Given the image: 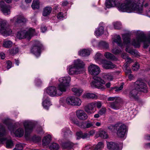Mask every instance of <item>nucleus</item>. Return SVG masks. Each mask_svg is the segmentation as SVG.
<instances>
[{"label": "nucleus", "instance_id": "32", "mask_svg": "<svg viewBox=\"0 0 150 150\" xmlns=\"http://www.w3.org/2000/svg\"><path fill=\"white\" fill-rule=\"evenodd\" d=\"M90 51L87 49H83L80 50L78 52L79 55L80 56L86 57L87 56L90 54Z\"/></svg>", "mask_w": 150, "mask_h": 150}, {"label": "nucleus", "instance_id": "49", "mask_svg": "<svg viewBox=\"0 0 150 150\" xmlns=\"http://www.w3.org/2000/svg\"><path fill=\"white\" fill-rule=\"evenodd\" d=\"M99 136L101 138L106 139L108 137L107 132L104 131H100L99 133Z\"/></svg>", "mask_w": 150, "mask_h": 150}, {"label": "nucleus", "instance_id": "19", "mask_svg": "<svg viewBox=\"0 0 150 150\" xmlns=\"http://www.w3.org/2000/svg\"><path fill=\"white\" fill-rule=\"evenodd\" d=\"M0 8L4 15H7L10 13V7L9 5H6L3 1L0 2Z\"/></svg>", "mask_w": 150, "mask_h": 150}, {"label": "nucleus", "instance_id": "4", "mask_svg": "<svg viewBox=\"0 0 150 150\" xmlns=\"http://www.w3.org/2000/svg\"><path fill=\"white\" fill-rule=\"evenodd\" d=\"M12 31L9 28L7 21L5 20L0 21V34L7 36L11 34Z\"/></svg>", "mask_w": 150, "mask_h": 150}, {"label": "nucleus", "instance_id": "57", "mask_svg": "<svg viewBox=\"0 0 150 150\" xmlns=\"http://www.w3.org/2000/svg\"><path fill=\"white\" fill-rule=\"evenodd\" d=\"M124 70L125 71V72L126 74H130L131 73V69L129 68H127L126 67V66H125L123 68Z\"/></svg>", "mask_w": 150, "mask_h": 150}, {"label": "nucleus", "instance_id": "50", "mask_svg": "<svg viewBox=\"0 0 150 150\" xmlns=\"http://www.w3.org/2000/svg\"><path fill=\"white\" fill-rule=\"evenodd\" d=\"M23 149V144L19 143L16 144L15 147L13 150H22Z\"/></svg>", "mask_w": 150, "mask_h": 150}, {"label": "nucleus", "instance_id": "22", "mask_svg": "<svg viewBox=\"0 0 150 150\" xmlns=\"http://www.w3.org/2000/svg\"><path fill=\"white\" fill-rule=\"evenodd\" d=\"M12 23H24L26 21V19L21 16H17L11 20Z\"/></svg>", "mask_w": 150, "mask_h": 150}, {"label": "nucleus", "instance_id": "37", "mask_svg": "<svg viewBox=\"0 0 150 150\" xmlns=\"http://www.w3.org/2000/svg\"><path fill=\"white\" fill-rule=\"evenodd\" d=\"M19 51V48L17 47H13L8 50L9 53L11 54L14 55L18 53Z\"/></svg>", "mask_w": 150, "mask_h": 150}, {"label": "nucleus", "instance_id": "46", "mask_svg": "<svg viewBox=\"0 0 150 150\" xmlns=\"http://www.w3.org/2000/svg\"><path fill=\"white\" fill-rule=\"evenodd\" d=\"M59 148V145L56 143H53L50 146V149L51 150H57Z\"/></svg>", "mask_w": 150, "mask_h": 150}, {"label": "nucleus", "instance_id": "14", "mask_svg": "<svg viewBox=\"0 0 150 150\" xmlns=\"http://www.w3.org/2000/svg\"><path fill=\"white\" fill-rule=\"evenodd\" d=\"M122 100L120 98H118L116 101L113 102L108 103V107L114 110H118L122 106Z\"/></svg>", "mask_w": 150, "mask_h": 150}, {"label": "nucleus", "instance_id": "55", "mask_svg": "<svg viewBox=\"0 0 150 150\" xmlns=\"http://www.w3.org/2000/svg\"><path fill=\"white\" fill-rule=\"evenodd\" d=\"M106 112V109L105 107H103L98 112L100 115H102L105 114Z\"/></svg>", "mask_w": 150, "mask_h": 150}, {"label": "nucleus", "instance_id": "51", "mask_svg": "<svg viewBox=\"0 0 150 150\" xmlns=\"http://www.w3.org/2000/svg\"><path fill=\"white\" fill-rule=\"evenodd\" d=\"M113 25L114 28L115 29H119L122 28L121 23L118 22H116L113 23Z\"/></svg>", "mask_w": 150, "mask_h": 150}, {"label": "nucleus", "instance_id": "3", "mask_svg": "<svg viewBox=\"0 0 150 150\" xmlns=\"http://www.w3.org/2000/svg\"><path fill=\"white\" fill-rule=\"evenodd\" d=\"M122 0H106L105 3L106 7L108 8H110L112 7L116 6L117 7L118 10L120 11L125 12L126 11H123L120 10V8H126V5L125 4V2L120 4V3Z\"/></svg>", "mask_w": 150, "mask_h": 150}, {"label": "nucleus", "instance_id": "35", "mask_svg": "<svg viewBox=\"0 0 150 150\" xmlns=\"http://www.w3.org/2000/svg\"><path fill=\"white\" fill-rule=\"evenodd\" d=\"M104 55L108 59L114 61H116L117 60V58L114 55L109 52H106Z\"/></svg>", "mask_w": 150, "mask_h": 150}, {"label": "nucleus", "instance_id": "47", "mask_svg": "<svg viewBox=\"0 0 150 150\" xmlns=\"http://www.w3.org/2000/svg\"><path fill=\"white\" fill-rule=\"evenodd\" d=\"M71 121L73 124L81 128V126L82 125V122H80L78 120L76 119H71Z\"/></svg>", "mask_w": 150, "mask_h": 150}, {"label": "nucleus", "instance_id": "61", "mask_svg": "<svg viewBox=\"0 0 150 150\" xmlns=\"http://www.w3.org/2000/svg\"><path fill=\"white\" fill-rule=\"evenodd\" d=\"M117 127H116V124L114 125H110L108 127V129L112 132H114L115 129H116Z\"/></svg>", "mask_w": 150, "mask_h": 150}, {"label": "nucleus", "instance_id": "40", "mask_svg": "<svg viewBox=\"0 0 150 150\" xmlns=\"http://www.w3.org/2000/svg\"><path fill=\"white\" fill-rule=\"evenodd\" d=\"M103 77L105 79L110 81L114 79V76L111 73L104 74Z\"/></svg>", "mask_w": 150, "mask_h": 150}, {"label": "nucleus", "instance_id": "2", "mask_svg": "<svg viewBox=\"0 0 150 150\" xmlns=\"http://www.w3.org/2000/svg\"><path fill=\"white\" fill-rule=\"evenodd\" d=\"M142 42L144 43V48H147L150 44V33L146 38L143 33L139 31L136 38L132 40L131 44L135 47H139Z\"/></svg>", "mask_w": 150, "mask_h": 150}, {"label": "nucleus", "instance_id": "20", "mask_svg": "<svg viewBox=\"0 0 150 150\" xmlns=\"http://www.w3.org/2000/svg\"><path fill=\"white\" fill-rule=\"evenodd\" d=\"M107 144L108 148L110 150H120L122 148L121 144H118L112 142H107Z\"/></svg>", "mask_w": 150, "mask_h": 150}, {"label": "nucleus", "instance_id": "16", "mask_svg": "<svg viewBox=\"0 0 150 150\" xmlns=\"http://www.w3.org/2000/svg\"><path fill=\"white\" fill-rule=\"evenodd\" d=\"M89 73L92 75H97L100 72V68L97 65L91 64L88 67Z\"/></svg>", "mask_w": 150, "mask_h": 150}, {"label": "nucleus", "instance_id": "48", "mask_svg": "<svg viewBox=\"0 0 150 150\" xmlns=\"http://www.w3.org/2000/svg\"><path fill=\"white\" fill-rule=\"evenodd\" d=\"M122 51L118 47L113 48L112 50V52L115 54H118L121 53Z\"/></svg>", "mask_w": 150, "mask_h": 150}, {"label": "nucleus", "instance_id": "31", "mask_svg": "<svg viewBox=\"0 0 150 150\" xmlns=\"http://www.w3.org/2000/svg\"><path fill=\"white\" fill-rule=\"evenodd\" d=\"M123 42L125 44L128 45L130 44V35L128 34L123 35L122 36Z\"/></svg>", "mask_w": 150, "mask_h": 150}, {"label": "nucleus", "instance_id": "7", "mask_svg": "<svg viewBox=\"0 0 150 150\" xmlns=\"http://www.w3.org/2000/svg\"><path fill=\"white\" fill-rule=\"evenodd\" d=\"M134 86L139 91L146 93L148 91L146 84L141 79H138L134 83Z\"/></svg>", "mask_w": 150, "mask_h": 150}, {"label": "nucleus", "instance_id": "53", "mask_svg": "<svg viewBox=\"0 0 150 150\" xmlns=\"http://www.w3.org/2000/svg\"><path fill=\"white\" fill-rule=\"evenodd\" d=\"M139 68V65L137 62H136L132 66V70L133 71H137Z\"/></svg>", "mask_w": 150, "mask_h": 150}, {"label": "nucleus", "instance_id": "21", "mask_svg": "<svg viewBox=\"0 0 150 150\" xmlns=\"http://www.w3.org/2000/svg\"><path fill=\"white\" fill-rule=\"evenodd\" d=\"M103 67L106 69H111L115 67V65L110 61L105 59L101 60Z\"/></svg>", "mask_w": 150, "mask_h": 150}, {"label": "nucleus", "instance_id": "18", "mask_svg": "<svg viewBox=\"0 0 150 150\" xmlns=\"http://www.w3.org/2000/svg\"><path fill=\"white\" fill-rule=\"evenodd\" d=\"M76 116L80 120H85L88 117L87 114L82 110H78L76 112Z\"/></svg>", "mask_w": 150, "mask_h": 150}, {"label": "nucleus", "instance_id": "62", "mask_svg": "<svg viewBox=\"0 0 150 150\" xmlns=\"http://www.w3.org/2000/svg\"><path fill=\"white\" fill-rule=\"evenodd\" d=\"M6 64L7 65L6 67L8 69H9L11 67L12 63L9 60L7 61L6 62Z\"/></svg>", "mask_w": 150, "mask_h": 150}, {"label": "nucleus", "instance_id": "29", "mask_svg": "<svg viewBox=\"0 0 150 150\" xmlns=\"http://www.w3.org/2000/svg\"><path fill=\"white\" fill-rule=\"evenodd\" d=\"M83 97L84 98L96 99L98 96L96 94L91 93H86L83 94Z\"/></svg>", "mask_w": 150, "mask_h": 150}, {"label": "nucleus", "instance_id": "5", "mask_svg": "<svg viewBox=\"0 0 150 150\" xmlns=\"http://www.w3.org/2000/svg\"><path fill=\"white\" fill-rule=\"evenodd\" d=\"M35 32V29L31 28L27 31L22 29L18 32L17 37L20 39L29 38L34 34Z\"/></svg>", "mask_w": 150, "mask_h": 150}, {"label": "nucleus", "instance_id": "10", "mask_svg": "<svg viewBox=\"0 0 150 150\" xmlns=\"http://www.w3.org/2000/svg\"><path fill=\"white\" fill-rule=\"evenodd\" d=\"M42 47V45L39 41H34L31 52L37 57H39L40 55V50Z\"/></svg>", "mask_w": 150, "mask_h": 150}, {"label": "nucleus", "instance_id": "25", "mask_svg": "<svg viewBox=\"0 0 150 150\" xmlns=\"http://www.w3.org/2000/svg\"><path fill=\"white\" fill-rule=\"evenodd\" d=\"M95 108V105L93 102L88 104L85 106L84 109L88 113L91 114V111L93 110Z\"/></svg>", "mask_w": 150, "mask_h": 150}, {"label": "nucleus", "instance_id": "12", "mask_svg": "<svg viewBox=\"0 0 150 150\" xmlns=\"http://www.w3.org/2000/svg\"><path fill=\"white\" fill-rule=\"evenodd\" d=\"M66 103L69 105L80 106L81 104V99L74 96L68 97L66 99Z\"/></svg>", "mask_w": 150, "mask_h": 150}, {"label": "nucleus", "instance_id": "39", "mask_svg": "<svg viewBox=\"0 0 150 150\" xmlns=\"http://www.w3.org/2000/svg\"><path fill=\"white\" fill-rule=\"evenodd\" d=\"M52 8L50 7H46L44 9L42 15L44 16H46L48 15L51 12Z\"/></svg>", "mask_w": 150, "mask_h": 150}, {"label": "nucleus", "instance_id": "36", "mask_svg": "<svg viewBox=\"0 0 150 150\" xmlns=\"http://www.w3.org/2000/svg\"><path fill=\"white\" fill-rule=\"evenodd\" d=\"M72 91L74 93L75 95L77 96H80L83 92V91L79 88H73L72 89Z\"/></svg>", "mask_w": 150, "mask_h": 150}, {"label": "nucleus", "instance_id": "41", "mask_svg": "<svg viewBox=\"0 0 150 150\" xmlns=\"http://www.w3.org/2000/svg\"><path fill=\"white\" fill-rule=\"evenodd\" d=\"M104 33V28L103 26L100 27L98 28L95 31V35L99 36L101 35Z\"/></svg>", "mask_w": 150, "mask_h": 150}, {"label": "nucleus", "instance_id": "56", "mask_svg": "<svg viewBox=\"0 0 150 150\" xmlns=\"http://www.w3.org/2000/svg\"><path fill=\"white\" fill-rule=\"evenodd\" d=\"M120 98L117 97H110L107 98V100L109 101H116L118 98Z\"/></svg>", "mask_w": 150, "mask_h": 150}, {"label": "nucleus", "instance_id": "24", "mask_svg": "<svg viewBox=\"0 0 150 150\" xmlns=\"http://www.w3.org/2000/svg\"><path fill=\"white\" fill-rule=\"evenodd\" d=\"M2 139H5L4 143L5 142L6 146L7 148H11L14 146L13 142L10 138H6L2 137Z\"/></svg>", "mask_w": 150, "mask_h": 150}, {"label": "nucleus", "instance_id": "42", "mask_svg": "<svg viewBox=\"0 0 150 150\" xmlns=\"http://www.w3.org/2000/svg\"><path fill=\"white\" fill-rule=\"evenodd\" d=\"M31 7L33 9H38L39 7V2L38 0L33 1Z\"/></svg>", "mask_w": 150, "mask_h": 150}, {"label": "nucleus", "instance_id": "52", "mask_svg": "<svg viewBox=\"0 0 150 150\" xmlns=\"http://www.w3.org/2000/svg\"><path fill=\"white\" fill-rule=\"evenodd\" d=\"M62 132L64 133V135L66 136L69 135L70 134H71L72 132L69 129L66 128L62 130Z\"/></svg>", "mask_w": 150, "mask_h": 150}, {"label": "nucleus", "instance_id": "15", "mask_svg": "<svg viewBox=\"0 0 150 150\" xmlns=\"http://www.w3.org/2000/svg\"><path fill=\"white\" fill-rule=\"evenodd\" d=\"M8 129L11 131V133H13L17 137H20L23 136L24 134V131L22 128H19L15 131L13 127L10 125L8 127Z\"/></svg>", "mask_w": 150, "mask_h": 150}, {"label": "nucleus", "instance_id": "6", "mask_svg": "<svg viewBox=\"0 0 150 150\" xmlns=\"http://www.w3.org/2000/svg\"><path fill=\"white\" fill-rule=\"evenodd\" d=\"M70 81V77L69 76L60 78L59 79V83L58 86V88L63 92L66 91L67 86Z\"/></svg>", "mask_w": 150, "mask_h": 150}, {"label": "nucleus", "instance_id": "30", "mask_svg": "<svg viewBox=\"0 0 150 150\" xmlns=\"http://www.w3.org/2000/svg\"><path fill=\"white\" fill-rule=\"evenodd\" d=\"M76 135L77 136V138L78 139H79L81 138L83 139H86L90 137L88 133H83L82 132H77Z\"/></svg>", "mask_w": 150, "mask_h": 150}, {"label": "nucleus", "instance_id": "45", "mask_svg": "<svg viewBox=\"0 0 150 150\" xmlns=\"http://www.w3.org/2000/svg\"><path fill=\"white\" fill-rule=\"evenodd\" d=\"M102 57V55L100 53H97L95 56V59L97 62L99 61H100L101 62V60L103 59H101Z\"/></svg>", "mask_w": 150, "mask_h": 150}, {"label": "nucleus", "instance_id": "13", "mask_svg": "<svg viewBox=\"0 0 150 150\" xmlns=\"http://www.w3.org/2000/svg\"><path fill=\"white\" fill-rule=\"evenodd\" d=\"M25 128V137L26 138L28 137L30 133L32 131L34 127L33 124L31 122L25 121L23 123Z\"/></svg>", "mask_w": 150, "mask_h": 150}, {"label": "nucleus", "instance_id": "43", "mask_svg": "<svg viewBox=\"0 0 150 150\" xmlns=\"http://www.w3.org/2000/svg\"><path fill=\"white\" fill-rule=\"evenodd\" d=\"M12 42L10 40H6L4 41L3 46L6 48H9L12 46Z\"/></svg>", "mask_w": 150, "mask_h": 150}, {"label": "nucleus", "instance_id": "33", "mask_svg": "<svg viewBox=\"0 0 150 150\" xmlns=\"http://www.w3.org/2000/svg\"><path fill=\"white\" fill-rule=\"evenodd\" d=\"M51 140V136L48 135L42 139V144L44 146L48 145L50 142Z\"/></svg>", "mask_w": 150, "mask_h": 150}, {"label": "nucleus", "instance_id": "58", "mask_svg": "<svg viewBox=\"0 0 150 150\" xmlns=\"http://www.w3.org/2000/svg\"><path fill=\"white\" fill-rule=\"evenodd\" d=\"M95 107L96 106L98 108H100L102 105V103L100 101L94 102Z\"/></svg>", "mask_w": 150, "mask_h": 150}, {"label": "nucleus", "instance_id": "44", "mask_svg": "<svg viewBox=\"0 0 150 150\" xmlns=\"http://www.w3.org/2000/svg\"><path fill=\"white\" fill-rule=\"evenodd\" d=\"M98 45L99 47H102L103 48L107 49L109 47L108 44L104 41H102L100 42Z\"/></svg>", "mask_w": 150, "mask_h": 150}, {"label": "nucleus", "instance_id": "1", "mask_svg": "<svg viewBox=\"0 0 150 150\" xmlns=\"http://www.w3.org/2000/svg\"><path fill=\"white\" fill-rule=\"evenodd\" d=\"M145 0H138L136 2L135 0H126L125 1L126 8H120L123 11H126L128 13L135 12L141 13L143 11V4Z\"/></svg>", "mask_w": 150, "mask_h": 150}, {"label": "nucleus", "instance_id": "38", "mask_svg": "<svg viewBox=\"0 0 150 150\" xmlns=\"http://www.w3.org/2000/svg\"><path fill=\"white\" fill-rule=\"evenodd\" d=\"M74 146V144L70 142L64 143L63 144L62 146L64 148L70 149L72 148Z\"/></svg>", "mask_w": 150, "mask_h": 150}, {"label": "nucleus", "instance_id": "63", "mask_svg": "<svg viewBox=\"0 0 150 150\" xmlns=\"http://www.w3.org/2000/svg\"><path fill=\"white\" fill-rule=\"evenodd\" d=\"M64 17L63 13L62 12L59 13L57 16V18L58 19L61 20Z\"/></svg>", "mask_w": 150, "mask_h": 150}, {"label": "nucleus", "instance_id": "9", "mask_svg": "<svg viewBox=\"0 0 150 150\" xmlns=\"http://www.w3.org/2000/svg\"><path fill=\"white\" fill-rule=\"evenodd\" d=\"M45 92L50 96L53 97L54 96H59L61 95L63 92L58 88L57 89L53 86L48 87L45 90Z\"/></svg>", "mask_w": 150, "mask_h": 150}, {"label": "nucleus", "instance_id": "27", "mask_svg": "<svg viewBox=\"0 0 150 150\" xmlns=\"http://www.w3.org/2000/svg\"><path fill=\"white\" fill-rule=\"evenodd\" d=\"M43 100L42 102L43 107L45 108L48 109L49 107L51 105L49 98L44 95Z\"/></svg>", "mask_w": 150, "mask_h": 150}, {"label": "nucleus", "instance_id": "11", "mask_svg": "<svg viewBox=\"0 0 150 150\" xmlns=\"http://www.w3.org/2000/svg\"><path fill=\"white\" fill-rule=\"evenodd\" d=\"M116 127H117L116 130L117 136L119 137H124L126 131V125L121 123H117L116 124Z\"/></svg>", "mask_w": 150, "mask_h": 150}, {"label": "nucleus", "instance_id": "28", "mask_svg": "<svg viewBox=\"0 0 150 150\" xmlns=\"http://www.w3.org/2000/svg\"><path fill=\"white\" fill-rule=\"evenodd\" d=\"M112 42L116 43L117 45L121 47H122L123 45L122 43L121 38L119 35L115 36L113 38Z\"/></svg>", "mask_w": 150, "mask_h": 150}, {"label": "nucleus", "instance_id": "8", "mask_svg": "<svg viewBox=\"0 0 150 150\" xmlns=\"http://www.w3.org/2000/svg\"><path fill=\"white\" fill-rule=\"evenodd\" d=\"M93 80L91 83V86L93 88L100 89H105L103 85L105 83V82L101 78L98 76H94Z\"/></svg>", "mask_w": 150, "mask_h": 150}, {"label": "nucleus", "instance_id": "64", "mask_svg": "<svg viewBox=\"0 0 150 150\" xmlns=\"http://www.w3.org/2000/svg\"><path fill=\"white\" fill-rule=\"evenodd\" d=\"M125 60L126 62V63L127 64H130L133 62L132 60L130 58H129V57L127 58Z\"/></svg>", "mask_w": 150, "mask_h": 150}, {"label": "nucleus", "instance_id": "26", "mask_svg": "<svg viewBox=\"0 0 150 150\" xmlns=\"http://www.w3.org/2000/svg\"><path fill=\"white\" fill-rule=\"evenodd\" d=\"M73 65L76 68L79 69V70L81 71V69L84 66V64L82 61L78 59L74 61Z\"/></svg>", "mask_w": 150, "mask_h": 150}, {"label": "nucleus", "instance_id": "23", "mask_svg": "<svg viewBox=\"0 0 150 150\" xmlns=\"http://www.w3.org/2000/svg\"><path fill=\"white\" fill-rule=\"evenodd\" d=\"M138 91L135 88L131 90L129 92L128 96L131 99L137 100L138 99L137 94Z\"/></svg>", "mask_w": 150, "mask_h": 150}, {"label": "nucleus", "instance_id": "60", "mask_svg": "<svg viewBox=\"0 0 150 150\" xmlns=\"http://www.w3.org/2000/svg\"><path fill=\"white\" fill-rule=\"evenodd\" d=\"M127 48H126V50L127 52L132 54V55L136 56L137 55V51L134 50H131L129 51L127 50Z\"/></svg>", "mask_w": 150, "mask_h": 150}, {"label": "nucleus", "instance_id": "17", "mask_svg": "<svg viewBox=\"0 0 150 150\" xmlns=\"http://www.w3.org/2000/svg\"><path fill=\"white\" fill-rule=\"evenodd\" d=\"M67 71L68 74L70 75L78 74L81 72L79 69L76 68L73 65H71L68 67Z\"/></svg>", "mask_w": 150, "mask_h": 150}, {"label": "nucleus", "instance_id": "34", "mask_svg": "<svg viewBox=\"0 0 150 150\" xmlns=\"http://www.w3.org/2000/svg\"><path fill=\"white\" fill-rule=\"evenodd\" d=\"M81 126V128L85 129L93 127V124L92 122L90 121L86 123L82 122V125Z\"/></svg>", "mask_w": 150, "mask_h": 150}, {"label": "nucleus", "instance_id": "59", "mask_svg": "<svg viewBox=\"0 0 150 150\" xmlns=\"http://www.w3.org/2000/svg\"><path fill=\"white\" fill-rule=\"evenodd\" d=\"M95 147L100 150L103 147L104 145L102 142H100L98 143Z\"/></svg>", "mask_w": 150, "mask_h": 150}, {"label": "nucleus", "instance_id": "54", "mask_svg": "<svg viewBox=\"0 0 150 150\" xmlns=\"http://www.w3.org/2000/svg\"><path fill=\"white\" fill-rule=\"evenodd\" d=\"M124 83H122L121 85L119 87H114L112 88V89H115V91L116 92H119L122 90L123 87Z\"/></svg>", "mask_w": 150, "mask_h": 150}]
</instances>
